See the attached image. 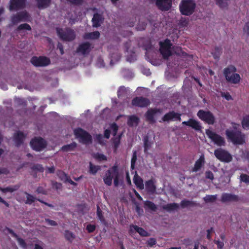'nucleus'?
<instances>
[{
    "instance_id": "4be33fe9",
    "label": "nucleus",
    "mask_w": 249,
    "mask_h": 249,
    "mask_svg": "<svg viewBox=\"0 0 249 249\" xmlns=\"http://www.w3.org/2000/svg\"><path fill=\"white\" fill-rule=\"evenodd\" d=\"M150 103H143V97H136L132 100V105L135 107H144L148 106Z\"/></svg>"
},
{
    "instance_id": "2f4dec72",
    "label": "nucleus",
    "mask_w": 249,
    "mask_h": 249,
    "mask_svg": "<svg viewBox=\"0 0 249 249\" xmlns=\"http://www.w3.org/2000/svg\"><path fill=\"white\" fill-rule=\"evenodd\" d=\"M121 135L112 139L114 153H116L121 142Z\"/></svg>"
},
{
    "instance_id": "412c9836",
    "label": "nucleus",
    "mask_w": 249,
    "mask_h": 249,
    "mask_svg": "<svg viewBox=\"0 0 249 249\" xmlns=\"http://www.w3.org/2000/svg\"><path fill=\"white\" fill-rule=\"evenodd\" d=\"M145 189L147 192L151 194H154L156 191V186L155 181L151 179L145 182Z\"/></svg>"
},
{
    "instance_id": "20e7f679",
    "label": "nucleus",
    "mask_w": 249,
    "mask_h": 249,
    "mask_svg": "<svg viewBox=\"0 0 249 249\" xmlns=\"http://www.w3.org/2000/svg\"><path fill=\"white\" fill-rule=\"evenodd\" d=\"M195 7L196 3L193 0H182L179 5L181 13L185 16L192 14Z\"/></svg>"
},
{
    "instance_id": "9b49d317",
    "label": "nucleus",
    "mask_w": 249,
    "mask_h": 249,
    "mask_svg": "<svg viewBox=\"0 0 249 249\" xmlns=\"http://www.w3.org/2000/svg\"><path fill=\"white\" fill-rule=\"evenodd\" d=\"M57 32L59 37L64 40H71L73 39L75 37L73 31L70 29L63 31L61 29H57Z\"/></svg>"
},
{
    "instance_id": "69168bd1",
    "label": "nucleus",
    "mask_w": 249,
    "mask_h": 249,
    "mask_svg": "<svg viewBox=\"0 0 249 249\" xmlns=\"http://www.w3.org/2000/svg\"><path fill=\"white\" fill-rule=\"evenodd\" d=\"M214 242L217 245L218 249H222L223 248L224 243L223 242L219 240H214Z\"/></svg>"
},
{
    "instance_id": "7c9ffc66",
    "label": "nucleus",
    "mask_w": 249,
    "mask_h": 249,
    "mask_svg": "<svg viewBox=\"0 0 249 249\" xmlns=\"http://www.w3.org/2000/svg\"><path fill=\"white\" fill-rule=\"evenodd\" d=\"M144 207L146 209L155 212L157 209V206L152 201L146 200L144 202Z\"/></svg>"
},
{
    "instance_id": "6e6d98bb",
    "label": "nucleus",
    "mask_w": 249,
    "mask_h": 249,
    "mask_svg": "<svg viewBox=\"0 0 249 249\" xmlns=\"http://www.w3.org/2000/svg\"><path fill=\"white\" fill-rule=\"evenodd\" d=\"M240 179L244 182L249 183V175L242 174L240 176Z\"/></svg>"
},
{
    "instance_id": "7ed1b4c3",
    "label": "nucleus",
    "mask_w": 249,
    "mask_h": 249,
    "mask_svg": "<svg viewBox=\"0 0 249 249\" xmlns=\"http://www.w3.org/2000/svg\"><path fill=\"white\" fill-rule=\"evenodd\" d=\"M225 134L228 140L234 144H242L245 142L244 136L240 131L227 129Z\"/></svg>"
},
{
    "instance_id": "de8ad7c7",
    "label": "nucleus",
    "mask_w": 249,
    "mask_h": 249,
    "mask_svg": "<svg viewBox=\"0 0 249 249\" xmlns=\"http://www.w3.org/2000/svg\"><path fill=\"white\" fill-rule=\"evenodd\" d=\"M94 158L99 161H106L107 160V157L105 155L99 153L95 154Z\"/></svg>"
},
{
    "instance_id": "a878e982",
    "label": "nucleus",
    "mask_w": 249,
    "mask_h": 249,
    "mask_svg": "<svg viewBox=\"0 0 249 249\" xmlns=\"http://www.w3.org/2000/svg\"><path fill=\"white\" fill-rule=\"evenodd\" d=\"M133 181L137 188L140 190L143 189L144 185L143 180L137 173L134 176Z\"/></svg>"
},
{
    "instance_id": "49530a36",
    "label": "nucleus",
    "mask_w": 249,
    "mask_h": 249,
    "mask_svg": "<svg viewBox=\"0 0 249 249\" xmlns=\"http://www.w3.org/2000/svg\"><path fill=\"white\" fill-rule=\"evenodd\" d=\"M19 188V186L15 185L13 187H7L1 189V191L3 193L11 192L12 193Z\"/></svg>"
},
{
    "instance_id": "cd10ccee",
    "label": "nucleus",
    "mask_w": 249,
    "mask_h": 249,
    "mask_svg": "<svg viewBox=\"0 0 249 249\" xmlns=\"http://www.w3.org/2000/svg\"><path fill=\"white\" fill-rule=\"evenodd\" d=\"M92 21L93 23V26L95 27L99 26L103 21L102 15L98 14H94Z\"/></svg>"
},
{
    "instance_id": "052dcab7",
    "label": "nucleus",
    "mask_w": 249,
    "mask_h": 249,
    "mask_svg": "<svg viewBox=\"0 0 249 249\" xmlns=\"http://www.w3.org/2000/svg\"><path fill=\"white\" fill-rule=\"evenodd\" d=\"M205 177L206 178L213 180L214 178L213 173L210 171H207L205 173Z\"/></svg>"
},
{
    "instance_id": "bb28decb",
    "label": "nucleus",
    "mask_w": 249,
    "mask_h": 249,
    "mask_svg": "<svg viewBox=\"0 0 249 249\" xmlns=\"http://www.w3.org/2000/svg\"><path fill=\"white\" fill-rule=\"evenodd\" d=\"M179 208V205L176 203H169L162 206V209L167 212L171 213Z\"/></svg>"
},
{
    "instance_id": "e433bc0d",
    "label": "nucleus",
    "mask_w": 249,
    "mask_h": 249,
    "mask_svg": "<svg viewBox=\"0 0 249 249\" xmlns=\"http://www.w3.org/2000/svg\"><path fill=\"white\" fill-rule=\"evenodd\" d=\"M216 4L221 8L224 9L228 7L229 0H215Z\"/></svg>"
},
{
    "instance_id": "1a4fd4ad",
    "label": "nucleus",
    "mask_w": 249,
    "mask_h": 249,
    "mask_svg": "<svg viewBox=\"0 0 249 249\" xmlns=\"http://www.w3.org/2000/svg\"><path fill=\"white\" fill-rule=\"evenodd\" d=\"M32 148L36 151H41L47 146L46 142L41 137L35 138L30 142Z\"/></svg>"
},
{
    "instance_id": "3c124183",
    "label": "nucleus",
    "mask_w": 249,
    "mask_h": 249,
    "mask_svg": "<svg viewBox=\"0 0 249 249\" xmlns=\"http://www.w3.org/2000/svg\"><path fill=\"white\" fill-rule=\"evenodd\" d=\"M137 159V153L136 151H135L133 153L132 157L131 160V168L133 170L135 168V163L136 162Z\"/></svg>"
},
{
    "instance_id": "473e14b6",
    "label": "nucleus",
    "mask_w": 249,
    "mask_h": 249,
    "mask_svg": "<svg viewBox=\"0 0 249 249\" xmlns=\"http://www.w3.org/2000/svg\"><path fill=\"white\" fill-rule=\"evenodd\" d=\"M144 142V152L145 153H147L148 150L151 147L152 142L149 141V137L146 135L143 138Z\"/></svg>"
},
{
    "instance_id": "dca6fc26",
    "label": "nucleus",
    "mask_w": 249,
    "mask_h": 249,
    "mask_svg": "<svg viewBox=\"0 0 249 249\" xmlns=\"http://www.w3.org/2000/svg\"><path fill=\"white\" fill-rule=\"evenodd\" d=\"M182 124L190 126L197 131H201L202 128L199 122L192 118L189 119L188 121L183 122Z\"/></svg>"
},
{
    "instance_id": "f03ea898",
    "label": "nucleus",
    "mask_w": 249,
    "mask_h": 249,
    "mask_svg": "<svg viewBox=\"0 0 249 249\" xmlns=\"http://www.w3.org/2000/svg\"><path fill=\"white\" fill-rule=\"evenodd\" d=\"M160 52L164 58H168L173 54V52L178 55L183 53L181 48L179 47H176L172 48L170 41L168 39L164 40V42H160Z\"/></svg>"
},
{
    "instance_id": "a211bd4d",
    "label": "nucleus",
    "mask_w": 249,
    "mask_h": 249,
    "mask_svg": "<svg viewBox=\"0 0 249 249\" xmlns=\"http://www.w3.org/2000/svg\"><path fill=\"white\" fill-rule=\"evenodd\" d=\"M30 17L26 12H23L20 14L13 16L11 18V21L13 25L17 24L21 21H27L29 19Z\"/></svg>"
},
{
    "instance_id": "c9c22d12",
    "label": "nucleus",
    "mask_w": 249,
    "mask_h": 249,
    "mask_svg": "<svg viewBox=\"0 0 249 249\" xmlns=\"http://www.w3.org/2000/svg\"><path fill=\"white\" fill-rule=\"evenodd\" d=\"M37 6L40 9H43L48 6L50 0H36Z\"/></svg>"
},
{
    "instance_id": "ea45409f",
    "label": "nucleus",
    "mask_w": 249,
    "mask_h": 249,
    "mask_svg": "<svg viewBox=\"0 0 249 249\" xmlns=\"http://www.w3.org/2000/svg\"><path fill=\"white\" fill-rule=\"evenodd\" d=\"M100 33L99 32L96 31L92 33H88L85 35L84 37L85 39H97L99 37Z\"/></svg>"
},
{
    "instance_id": "a18cd8bd",
    "label": "nucleus",
    "mask_w": 249,
    "mask_h": 249,
    "mask_svg": "<svg viewBox=\"0 0 249 249\" xmlns=\"http://www.w3.org/2000/svg\"><path fill=\"white\" fill-rule=\"evenodd\" d=\"M217 198V195H207L204 197V200L206 203L209 202H214Z\"/></svg>"
},
{
    "instance_id": "4c0bfd02",
    "label": "nucleus",
    "mask_w": 249,
    "mask_h": 249,
    "mask_svg": "<svg viewBox=\"0 0 249 249\" xmlns=\"http://www.w3.org/2000/svg\"><path fill=\"white\" fill-rule=\"evenodd\" d=\"M64 236L66 239L71 243L75 238L74 234L69 230H66L64 232Z\"/></svg>"
},
{
    "instance_id": "79ce46f5",
    "label": "nucleus",
    "mask_w": 249,
    "mask_h": 249,
    "mask_svg": "<svg viewBox=\"0 0 249 249\" xmlns=\"http://www.w3.org/2000/svg\"><path fill=\"white\" fill-rule=\"evenodd\" d=\"M242 125L244 129L249 130V115H246L243 117Z\"/></svg>"
},
{
    "instance_id": "bf43d9fd",
    "label": "nucleus",
    "mask_w": 249,
    "mask_h": 249,
    "mask_svg": "<svg viewBox=\"0 0 249 249\" xmlns=\"http://www.w3.org/2000/svg\"><path fill=\"white\" fill-rule=\"evenodd\" d=\"M221 95L222 97L225 98L228 101L232 99L231 96L229 92H221Z\"/></svg>"
},
{
    "instance_id": "5fc2aeb1",
    "label": "nucleus",
    "mask_w": 249,
    "mask_h": 249,
    "mask_svg": "<svg viewBox=\"0 0 249 249\" xmlns=\"http://www.w3.org/2000/svg\"><path fill=\"white\" fill-rule=\"evenodd\" d=\"M110 128L112 130V133L114 136H116L118 130V126L115 123L112 124L110 125Z\"/></svg>"
},
{
    "instance_id": "423d86ee",
    "label": "nucleus",
    "mask_w": 249,
    "mask_h": 249,
    "mask_svg": "<svg viewBox=\"0 0 249 249\" xmlns=\"http://www.w3.org/2000/svg\"><path fill=\"white\" fill-rule=\"evenodd\" d=\"M197 116L202 121L208 124H213L215 122V118L213 113L209 110H199Z\"/></svg>"
},
{
    "instance_id": "f704fd0d",
    "label": "nucleus",
    "mask_w": 249,
    "mask_h": 249,
    "mask_svg": "<svg viewBox=\"0 0 249 249\" xmlns=\"http://www.w3.org/2000/svg\"><path fill=\"white\" fill-rule=\"evenodd\" d=\"M56 174L60 179L65 182H67V181L70 177L69 176H68L67 174H66L64 171L62 170H58Z\"/></svg>"
},
{
    "instance_id": "e2e57ef3",
    "label": "nucleus",
    "mask_w": 249,
    "mask_h": 249,
    "mask_svg": "<svg viewBox=\"0 0 249 249\" xmlns=\"http://www.w3.org/2000/svg\"><path fill=\"white\" fill-rule=\"evenodd\" d=\"M45 221L47 222L48 224L51 226H55L57 225V223L54 220H51L49 218H46Z\"/></svg>"
},
{
    "instance_id": "338daca9",
    "label": "nucleus",
    "mask_w": 249,
    "mask_h": 249,
    "mask_svg": "<svg viewBox=\"0 0 249 249\" xmlns=\"http://www.w3.org/2000/svg\"><path fill=\"white\" fill-rule=\"evenodd\" d=\"M5 230H7L13 237L15 238L18 237V235L12 229L8 227H5Z\"/></svg>"
},
{
    "instance_id": "6ab92c4d",
    "label": "nucleus",
    "mask_w": 249,
    "mask_h": 249,
    "mask_svg": "<svg viewBox=\"0 0 249 249\" xmlns=\"http://www.w3.org/2000/svg\"><path fill=\"white\" fill-rule=\"evenodd\" d=\"M171 0H157L156 5L161 10H168L171 7Z\"/></svg>"
},
{
    "instance_id": "aec40b11",
    "label": "nucleus",
    "mask_w": 249,
    "mask_h": 249,
    "mask_svg": "<svg viewBox=\"0 0 249 249\" xmlns=\"http://www.w3.org/2000/svg\"><path fill=\"white\" fill-rule=\"evenodd\" d=\"M238 200V196L231 194L223 193L221 198V201L222 202H236Z\"/></svg>"
},
{
    "instance_id": "a19ab883",
    "label": "nucleus",
    "mask_w": 249,
    "mask_h": 249,
    "mask_svg": "<svg viewBox=\"0 0 249 249\" xmlns=\"http://www.w3.org/2000/svg\"><path fill=\"white\" fill-rule=\"evenodd\" d=\"M122 75L125 77H132L135 76V74L133 71L130 69H124L122 71Z\"/></svg>"
},
{
    "instance_id": "5701e85b",
    "label": "nucleus",
    "mask_w": 249,
    "mask_h": 249,
    "mask_svg": "<svg viewBox=\"0 0 249 249\" xmlns=\"http://www.w3.org/2000/svg\"><path fill=\"white\" fill-rule=\"evenodd\" d=\"M26 136L22 132L18 131L14 135V140L17 147L20 146L23 142Z\"/></svg>"
},
{
    "instance_id": "37998d69",
    "label": "nucleus",
    "mask_w": 249,
    "mask_h": 249,
    "mask_svg": "<svg viewBox=\"0 0 249 249\" xmlns=\"http://www.w3.org/2000/svg\"><path fill=\"white\" fill-rule=\"evenodd\" d=\"M100 170V167L98 165H94L91 162H89V172L93 175H95Z\"/></svg>"
},
{
    "instance_id": "f8f14e48",
    "label": "nucleus",
    "mask_w": 249,
    "mask_h": 249,
    "mask_svg": "<svg viewBox=\"0 0 249 249\" xmlns=\"http://www.w3.org/2000/svg\"><path fill=\"white\" fill-rule=\"evenodd\" d=\"M161 110L160 108H154L148 109L145 114V117L147 121L150 124L156 123V120L154 118L155 115L157 113H161Z\"/></svg>"
},
{
    "instance_id": "c03bdc74",
    "label": "nucleus",
    "mask_w": 249,
    "mask_h": 249,
    "mask_svg": "<svg viewBox=\"0 0 249 249\" xmlns=\"http://www.w3.org/2000/svg\"><path fill=\"white\" fill-rule=\"evenodd\" d=\"M24 194L27 195V199L26 200L25 203L27 204H32L33 202H35L36 200H37L38 198H35L33 196L28 194L27 192H24Z\"/></svg>"
},
{
    "instance_id": "ddd939ff",
    "label": "nucleus",
    "mask_w": 249,
    "mask_h": 249,
    "mask_svg": "<svg viewBox=\"0 0 249 249\" xmlns=\"http://www.w3.org/2000/svg\"><path fill=\"white\" fill-rule=\"evenodd\" d=\"M180 114L171 111L166 113L162 117V120L164 122H168L169 121H181Z\"/></svg>"
},
{
    "instance_id": "9d476101",
    "label": "nucleus",
    "mask_w": 249,
    "mask_h": 249,
    "mask_svg": "<svg viewBox=\"0 0 249 249\" xmlns=\"http://www.w3.org/2000/svg\"><path fill=\"white\" fill-rule=\"evenodd\" d=\"M31 63L36 67H44L50 63V59L45 56H34L31 59Z\"/></svg>"
},
{
    "instance_id": "0eeeda50",
    "label": "nucleus",
    "mask_w": 249,
    "mask_h": 249,
    "mask_svg": "<svg viewBox=\"0 0 249 249\" xmlns=\"http://www.w3.org/2000/svg\"><path fill=\"white\" fill-rule=\"evenodd\" d=\"M205 132L208 138L216 145L221 146L225 145V139L220 135L209 129H206Z\"/></svg>"
},
{
    "instance_id": "58836bf2",
    "label": "nucleus",
    "mask_w": 249,
    "mask_h": 249,
    "mask_svg": "<svg viewBox=\"0 0 249 249\" xmlns=\"http://www.w3.org/2000/svg\"><path fill=\"white\" fill-rule=\"evenodd\" d=\"M97 216L99 220H100L102 223H105L106 222V220L103 215V212L100 209L99 205H97Z\"/></svg>"
},
{
    "instance_id": "6e6552de",
    "label": "nucleus",
    "mask_w": 249,
    "mask_h": 249,
    "mask_svg": "<svg viewBox=\"0 0 249 249\" xmlns=\"http://www.w3.org/2000/svg\"><path fill=\"white\" fill-rule=\"evenodd\" d=\"M214 154L215 157L222 162H229L231 161L232 159L229 152L221 148L215 149Z\"/></svg>"
},
{
    "instance_id": "13d9d810",
    "label": "nucleus",
    "mask_w": 249,
    "mask_h": 249,
    "mask_svg": "<svg viewBox=\"0 0 249 249\" xmlns=\"http://www.w3.org/2000/svg\"><path fill=\"white\" fill-rule=\"evenodd\" d=\"M126 91L124 87H121L118 91V96L119 98L123 97L125 94Z\"/></svg>"
},
{
    "instance_id": "4468645a",
    "label": "nucleus",
    "mask_w": 249,
    "mask_h": 249,
    "mask_svg": "<svg viewBox=\"0 0 249 249\" xmlns=\"http://www.w3.org/2000/svg\"><path fill=\"white\" fill-rule=\"evenodd\" d=\"M236 69L233 66L226 68L223 71L225 78H240V75L236 73Z\"/></svg>"
},
{
    "instance_id": "72a5a7b5",
    "label": "nucleus",
    "mask_w": 249,
    "mask_h": 249,
    "mask_svg": "<svg viewBox=\"0 0 249 249\" xmlns=\"http://www.w3.org/2000/svg\"><path fill=\"white\" fill-rule=\"evenodd\" d=\"M77 146V144L75 142H72V143L63 145L61 147V150L63 151H69L73 150Z\"/></svg>"
},
{
    "instance_id": "680f3d73",
    "label": "nucleus",
    "mask_w": 249,
    "mask_h": 249,
    "mask_svg": "<svg viewBox=\"0 0 249 249\" xmlns=\"http://www.w3.org/2000/svg\"><path fill=\"white\" fill-rule=\"evenodd\" d=\"M241 79H226L228 83L237 84L240 81Z\"/></svg>"
},
{
    "instance_id": "c756f323",
    "label": "nucleus",
    "mask_w": 249,
    "mask_h": 249,
    "mask_svg": "<svg viewBox=\"0 0 249 249\" xmlns=\"http://www.w3.org/2000/svg\"><path fill=\"white\" fill-rule=\"evenodd\" d=\"M180 205L182 208H185L189 206H196L197 204L195 201L183 199L181 201Z\"/></svg>"
},
{
    "instance_id": "393cba45",
    "label": "nucleus",
    "mask_w": 249,
    "mask_h": 249,
    "mask_svg": "<svg viewBox=\"0 0 249 249\" xmlns=\"http://www.w3.org/2000/svg\"><path fill=\"white\" fill-rule=\"evenodd\" d=\"M90 45L88 43H85L79 46L77 52L79 53L84 54L88 53L90 51Z\"/></svg>"
},
{
    "instance_id": "39448f33",
    "label": "nucleus",
    "mask_w": 249,
    "mask_h": 249,
    "mask_svg": "<svg viewBox=\"0 0 249 249\" xmlns=\"http://www.w3.org/2000/svg\"><path fill=\"white\" fill-rule=\"evenodd\" d=\"M74 134L76 138L79 139V142L84 144L91 143L92 138L91 135L83 129L78 127L75 128Z\"/></svg>"
},
{
    "instance_id": "8fccbe9b",
    "label": "nucleus",
    "mask_w": 249,
    "mask_h": 249,
    "mask_svg": "<svg viewBox=\"0 0 249 249\" xmlns=\"http://www.w3.org/2000/svg\"><path fill=\"white\" fill-rule=\"evenodd\" d=\"M31 30V28L30 26L26 23L21 24L18 28V31L19 32L21 31H30Z\"/></svg>"
},
{
    "instance_id": "774afa93",
    "label": "nucleus",
    "mask_w": 249,
    "mask_h": 249,
    "mask_svg": "<svg viewBox=\"0 0 249 249\" xmlns=\"http://www.w3.org/2000/svg\"><path fill=\"white\" fill-rule=\"evenodd\" d=\"M15 101L19 105H24L25 103V101L23 99L19 98H15Z\"/></svg>"
},
{
    "instance_id": "f3484780",
    "label": "nucleus",
    "mask_w": 249,
    "mask_h": 249,
    "mask_svg": "<svg viewBox=\"0 0 249 249\" xmlns=\"http://www.w3.org/2000/svg\"><path fill=\"white\" fill-rule=\"evenodd\" d=\"M25 0H11L9 9L11 11H17L24 7Z\"/></svg>"
},
{
    "instance_id": "864d4df0",
    "label": "nucleus",
    "mask_w": 249,
    "mask_h": 249,
    "mask_svg": "<svg viewBox=\"0 0 249 249\" xmlns=\"http://www.w3.org/2000/svg\"><path fill=\"white\" fill-rule=\"evenodd\" d=\"M16 238L18 243L21 247H22L23 248H27V244L24 239L18 237H18H16Z\"/></svg>"
},
{
    "instance_id": "0e129e2a",
    "label": "nucleus",
    "mask_w": 249,
    "mask_h": 249,
    "mask_svg": "<svg viewBox=\"0 0 249 249\" xmlns=\"http://www.w3.org/2000/svg\"><path fill=\"white\" fill-rule=\"evenodd\" d=\"M9 173V170L5 167L0 168V175L1 174L8 175Z\"/></svg>"
},
{
    "instance_id": "4d7b16f0",
    "label": "nucleus",
    "mask_w": 249,
    "mask_h": 249,
    "mask_svg": "<svg viewBox=\"0 0 249 249\" xmlns=\"http://www.w3.org/2000/svg\"><path fill=\"white\" fill-rule=\"evenodd\" d=\"M156 244V240L154 238H150L147 241V246L149 247H152Z\"/></svg>"
},
{
    "instance_id": "c85d7f7f",
    "label": "nucleus",
    "mask_w": 249,
    "mask_h": 249,
    "mask_svg": "<svg viewBox=\"0 0 249 249\" xmlns=\"http://www.w3.org/2000/svg\"><path fill=\"white\" fill-rule=\"evenodd\" d=\"M139 122V118L135 115L130 116L127 121V124L129 126H133L134 125H137Z\"/></svg>"
},
{
    "instance_id": "f257e3e1",
    "label": "nucleus",
    "mask_w": 249,
    "mask_h": 249,
    "mask_svg": "<svg viewBox=\"0 0 249 249\" xmlns=\"http://www.w3.org/2000/svg\"><path fill=\"white\" fill-rule=\"evenodd\" d=\"M119 177L118 166L115 164L107 171L103 178L104 182L107 185L110 186L112 184V181L113 178L114 186L118 187L119 184Z\"/></svg>"
},
{
    "instance_id": "603ef678",
    "label": "nucleus",
    "mask_w": 249,
    "mask_h": 249,
    "mask_svg": "<svg viewBox=\"0 0 249 249\" xmlns=\"http://www.w3.org/2000/svg\"><path fill=\"white\" fill-rule=\"evenodd\" d=\"M96 228V225L93 224H89L86 226V230L89 233H92L94 232L95 231Z\"/></svg>"
},
{
    "instance_id": "2eb2a0df",
    "label": "nucleus",
    "mask_w": 249,
    "mask_h": 249,
    "mask_svg": "<svg viewBox=\"0 0 249 249\" xmlns=\"http://www.w3.org/2000/svg\"><path fill=\"white\" fill-rule=\"evenodd\" d=\"M135 231L138 232L141 236L147 237L149 235L148 232L143 228L139 227L137 225H134L133 224L130 225L129 230V233L132 235Z\"/></svg>"
},
{
    "instance_id": "b1692460",
    "label": "nucleus",
    "mask_w": 249,
    "mask_h": 249,
    "mask_svg": "<svg viewBox=\"0 0 249 249\" xmlns=\"http://www.w3.org/2000/svg\"><path fill=\"white\" fill-rule=\"evenodd\" d=\"M205 163V157L204 155H201L199 158L196 161L192 171L196 172L199 170Z\"/></svg>"
},
{
    "instance_id": "09e8293b",
    "label": "nucleus",
    "mask_w": 249,
    "mask_h": 249,
    "mask_svg": "<svg viewBox=\"0 0 249 249\" xmlns=\"http://www.w3.org/2000/svg\"><path fill=\"white\" fill-rule=\"evenodd\" d=\"M31 169L33 171H36L41 173L44 172V168L42 165L40 164H36L33 165L31 167Z\"/></svg>"
}]
</instances>
